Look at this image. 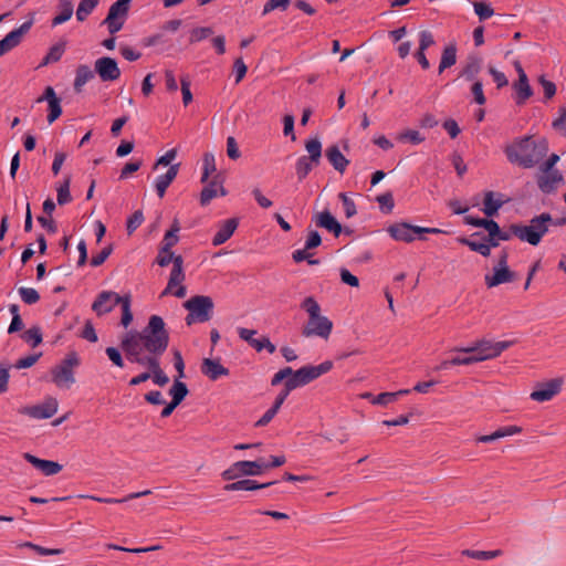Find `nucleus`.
<instances>
[{
	"instance_id": "obj_50",
	"label": "nucleus",
	"mask_w": 566,
	"mask_h": 566,
	"mask_svg": "<svg viewBox=\"0 0 566 566\" xmlns=\"http://www.w3.org/2000/svg\"><path fill=\"white\" fill-rule=\"evenodd\" d=\"M177 258L178 255H175L171 250L165 251L164 247H160L158 255L156 256V263L159 266L165 268L172 262V266H175Z\"/></svg>"
},
{
	"instance_id": "obj_53",
	"label": "nucleus",
	"mask_w": 566,
	"mask_h": 566,
	"mask_svg": "<svg viewBox=\"0 0 566 566\" xmlns=\"http://www.w3.org/2000/svg\"><path fill=\"white\" fill-rule=\"evenodd\" d=\"M338 198L340 199L346 218H352L357 213L356 205L345 192H339Z\"/></svg>"
},
{
	"instance_id": "obj_23",
	"label": "nucleus",
	"mask_w": 566,
	"mask_h": 566,
	"mask_svg": "<svg viewBox=\"0 0 566 566\" xmlns=\"http://www.w3.org/2000/svg\"><path fill=\"white\" fill-rule=\"evenodd\" d=\"M313 220L318 228L326 229L327 231L332 232L336 238L339 237V234L343 231L340 223L328 210H324L322 212L316 213Z\"/></svg>"
},
{
	"instance_id": "obj_42",
	"label": "nucleus",
	"mask_w": 566,
	"mask_h": 566,
	"mask_svg": "<svg viewBox=\"0 0 566 566\" xmlns=\"http://www.w3.org/2000/svg\"><path fill=\"white\" fill-rule=\"evenodd\" d=\"M119 305L122 307L120 323L124 327H127L133 322V313L130 310V305H132L130 294L123 295L122 301L119 302Z\"/></svg>"
},
{
	"instance_id": "obj_1",
	"label": "nucleus",
	"mask_w": 566,
	"mask_h": 566,
	"mask_svg": "<svg viewBox=\"0 0 566 566\" xmlns=\"http://www.w3.org/2000/svg\"><path fill=\"white\" fill-rule=\"evenodd\" d=\"M123 339L135 340L148 354H164L169 344V333L163 317L151 315L140 332L132 331Z\"/></svg>"
},
{
	"instance_id": "obj_47",
	"label": "nucleus",
	"mask_w": 566,
	"mask_h": 566,
	"mask_svg": "<svg viewBox=\"0 0 566 566\" xmlns=\"http://www.w3.org/2000/svg\"><path fill=\"white\" fill-rule=\"evenodd\" d=\"M64 53V44L57 43L53 45L45 57L43 59L41 65H48L50 63H54L61 60L62 55Z\"/></svg>"
},
{
	"instance_id": "obj_9",
	"label": "nucleus",
	"mask_w": 566,
	"mask_h": 566,
	"mask_svg": "<svg viewBox=\"0 0 566 566\" xmlns=\"http://www.w3.org/2000/svg\"><path fill=\"white\" fill-rule=\"evenodd\" d=\"M264 460L238 461L221 473L224 481H232L240 476L260 475L263 472Z\"/></svg>"
},
{
	"instance_id": "obj_29",
	"label": "nucleus",
	"mask_w": 566,
	"mask_h": 566,
	"mask_svg": "<svg viewBox=\"0 0 566 566\" xmlns=\"http://www.w3.org/2000/svg\"><path fill=\"white\" fill-rule=\"evenodd\" d=\"M180 163L171 165L167 172L156 178L155 188L159 198H163L166 193L167 188L176 179L179 171Z\"/></svg>"
},
{
	"instance_id": "obj_22",
	"label": "nucleus",
	"mask_w": 566,
	"mask_h": 566,
	"mask_svg": "<svg viewBox=\"0 0 566 566\" xmlns=\"http://www.w3.org/2000/svg\"><path fill=\"white\" fill-rule=\"evenodd\" d=\"M516 280V273L510 268H493V274H486L484 276L485 285L491 289L503 283L514 282Z\"/></svg>"
},
{
	"instance_id": "obj_5",
	"label": "nucleus",
	"mask_w": 566,
	"mask_h": 566,
	"mask_svg": "<svg viewBox=\"0 0 566 566\" xmlns=\"http://www.w3.org/2000/svg\"><path fill=\"white\" fill-rule=\"evenodd\" d=\"M188 311L185 322L188 326L196 323L209 322L213 316L214 303L210 296L195 295L184 303Z\"/></svg>"
},
{
	"instance_id": "obj_18",
	"label": "nucleus",
	"mask_w": 566,
	"mask_h": 566,
	"mask_svg": "<svg viewBox=\"0 0 566 566\" xmlns=\"http://www.w3.org/2000/svg\"><path fill=\"white\" fill-rule=\"evenodd\" d=\"M562 385L563 380L559 378H554L547 382L541 384L538 389L531 394V399L538 402L548 401L560 391Z\"/></svg>"
},
{
	"instance_id": "obj_48",
	"label": "nucleus",
	"mask_w": 566,
	"mask_h": 566,
	"mask_svg": "<svg viewBox=\"0 0 566 566\" xmlns=\"http://www.w3.org/2000/svg\"><path fill=\"white\" fill-rule=\"evenodd\" d=\"M71 177H66L64 182L56 189L57 190V203L60 206L66 205L72 200L70 193Z\"/></svg>"
},
{
	"instance_id": "obj_3",
	"label": "nucleus",
	"mask_w": 566,
	"mask_h": 566,
	"mask_svg": "<svg viewBox=\"0 0 566 566\" xmlns=\"http://www.w3.org/2000/svg\"><path fill=\"white\" fill-rule=\"evenodd\" d=\"M301 308L308 314V321L302 329L305 337L318 336L327 339L333 329V322L321 315V306L313 296H307L301 303Z\"/></svg>"
},
{
	"instance_id": "obj_11",
	"label": "nucleus",
	"mask_w": 566,
	"mask_h": 566,
	"mask_svg": "<svg viewBox=\"0 0 566 566\" xmlns=\"http://www.w3.org/2000/svg\"><path fill=\"white\" fill-rule=\"evenodd\" d=\"M130 1L132 0H117L111 6L107 17L103 22L107 25L109 33L114 34L123 28Z\"/></svg>"
},
{
	"instance_id": "obj_49",
	"label": "nucleus",
	"mask_w": 566,
	"mask_h": 566,
	"mask_svg": "<svg viewBox=\"0 0 566 566\" xmlns=\"http://www.w3.org/2000/svg\"><path fill=\"white\" fill-rule=\"evenodd\" d=\"M18 292L21 300L28 305L35 304L40 300V294L35 289L20 287Z\"/></svg>"
},
{
	"instance_id": "obj_35",
	"label": "nucleus",
	"mask_w": 566,
	"mask_h": 566,
	"mask_svg": "<svg viewBox=\"0 0 566 566\" xmlns=\"http://www.w3.org/2000/svg\"><path fill=\"white\" fill-rule=\"evenodd\" d=\"M326 157L329 160V163L333 165V167L339 171L344 172L346 167L348 166L349 161L345 158V156L340 153L337 146L331 147L326 151Z\"/></svg>"
},
{
	"instance_id": "obj_52",
	"label": "nucleus",
	"mask_w": 566,
	"mask_h": 566,
	"mask_svg": "<svg viewBox=\"0 0 566 566\" xmlns=\"http://www.w3.org/2000/svg\"><path fill=\"white\" fill-rule=\"evenodd\" d=\"M21 547H28L36 552L41 556H50V555H60L63 553V549L60 548H45L40 545L33 544L31 542H25L21 544Z\"/></svg>"
},
{
	"instance_id": "obj_20",
	"label": "nucleus",
	"mask_w": 566,
	"mask_h": 566,
	"mask_svg": "<svg viewBox=\"0 0 566 566\" xmlns=\"http://www.w3.org/2000/svg\"><path fill=\"white\" fill-rule=\"evenodd\" d=\"M543 175L537 178V186L544 193H552L557 185L564 181L562 172L557 169L542 170Z\"/></svg>"
},
{
	"instance_id": "obj_36",
	"label": "nucleus",
	"mask_w": 566,
	"mask_h": 566,
	"mask_svg": "<svg viewBox=\"0 0 566 566\" xmlns=\"http://www.w3.org/2000/svg\"><path fill=\"white\" fill-rule=\"evenodd\" d=\"M151 493H153L151 490H145V491H140V492L130 493L123 499L98 497V496H94V495H81V497L91 499V500L99 502V503L113 504V503H125L130 500H135V499H138L142 496H147Z\"/></svg>"
},
{
	"instance_id": "obj_60",
	"label": "nucleus",
	"mask_w": 566,
	"mask_h": 566,
	"mask_svg": "<svg viewBox=\"0 0 566 566\" xmlns=\"http://www.w3.org/2000/svg\"><path fill=\"white\" fill-rule=\"evenodd\" d=\"M451 163L457 171V175L461 178L467 172V165L464 164L463 157L460 153L454 151L451 156Z\"/></svg>"
},
{
	"instance_id": "obj_45",
	"label": "nucleus",
	"mask_w": 566,
	"mask_h": 566,
	"mask_svg": "<svg viewBox=\"0 0 566 566\" xmlns=\"http://www.w3.org/2000/svg\"><path fill=\"white\" fill-rule=\"evenodd\" d=\"M409 392H410L409 389H401L396 392H381L374 398L373 403L387 406V405L396 401L398 396L407 395Z\"/></svg>"
},
{
	"instance_id": "obj_8",
	"label": "nucleus",
	"mask_w": 566,
	"mask_h": 566,
	"mask_svg": "<svg viewBox=\"0 0 566 566\" xmlns=\"http://www.w3.org/2000/svg\"><path fill=\"white\" fill-rule=\"evenodd\" d=\"M333 368L332 360H325L317 366H303L300 369L295 370L293 377H290L287 381L293 386L294 389L298 387H303L313 380L317 379L322 375L328 373Z\"/></svg>"
},
{
	"instance_id": "obj_56",
	"label": "nucleus",
	"mask_w": 566,
	"mask_h": 566,
	"mask_svg": "<svg viewBox=\"0 0 566 566\" xmlns=\"http://www.w3.org/2000/svg\"><path fill=\"white\" fill-rule=\"evenodd\" d=\"M464 355H458L450 358V363L452 365H472L480 361V358H476L473 353H463Z\"/></svg>"
},
{
	"instance_id": "obj_27",
	"label": "nucleus",
	"mask_w": 566,
	"mask_h": 566,
	"mask_svg": "<svg viewBox=\"0 0 566 566\" xmlns=\"http://www.w3.org/2000/svg\"><path fill=\"white\" fill-rule=\"evenodd\" d=\"M201 373L210 380H217L222 376H228L230 371L220 364L219 359L203 358Z\"/></svg>"
},
{
	"instance_id": "obj_12",
	"label": "nucleus",
	"mask_w": 566,
	"mask_h": 566,
	"mask_svg": "<svg viewBox=\"0 0 566 566\" xmlns=\"http://www.w3.org/2000/svg\"><path fill=\"white\" fill-rule=\"evenodd\" d=\"M57 407V400L53 397H49L43 403L22 407L19 412L34 419H49L56 413Z\"/></svg>"
},
{
	"instance_id": "obj_40",
	"label": "nucleus",
	"mask_w": 566,
	"mask_h": 566,
	"mask_svg": "<svg viewBox=\"0 0 566 566\" xmlns=\"http://www.w3.org/2000/svg\"><path fill=\"white\" fill-rule=\"evenodd\" d=\"M457 62V49L455 45L451 44L444 48L440 64L439 73H442L446 69L451 67Z\"/></svg>"
},
{
	"instance_id": "obj_21",
	"label": "nucleus",
	"mask_w": 566,
	"mask_h": 566,
	"mask_svg": "<svg viewBox=\"0 0 566 566\" xmlns=\"http://www.w3.org/2000/svg\"><path fill=\"white\" fill-rule=\"evenodd\" d=\"M23 458L30 464H32L35 469L40 470L44 475L51 476L55 475L62 471V465L55 461L43 460L31 453H24Z\"/></svg>"
},
{
	"instance_id": "obj_24",
	"label": "nucleus",
	"mask_w": 566,
	"mask_h": 566,
	"mask_svg": "<svg viewBox=\"0 0 566 566\" xmlns=\"http://www.w3.org/2000/svg\"><path fill=\"white\" fill-rule=\"evenodd\" d=\"M120 347H122L123 352L125 353L126 358L130 363H136L142 366H147L146 359H149V355L142 356L140 354L144 350V348L142 346H139L138 344H136L135 340L123 339L120 343Z\"/></svg>"
},
{
	"instance_id": "obj_28",
	"label": "nucleus",
	"mask_w": 566,
	"mask_h": 566,
	"mask_svg": "<svg viewBox=\"0 0 566 566\" xmlns=\"http://www.w3.org/2000/svg\"><path fill=\"white\" fill-rule=\"evenodd\" d=\"M518 80L514 84V90L516 92V104L522 105L528 99L532 94V87L528 83L527 76L521 66L517 67Z\"/></svg>"
},
{
	"instance_id": "obj_54",
	"label": "nucleus",
	"mask_w": 566,
	"mask_h": 566,
	"mask_svg": "<svg viewBox=\"0 0 566 566\" xmlns=\"http://www.w3.org/2000/svg\"><path fill=\"white\" fill-rule=\"evenodd\" d=\"M177 148H172V149H169L166 154H164L163 156H160L156 163L154 164V167L153 169L156 170L159 166H171L174 165V160L176 159L177 157Z\"/></svg>"
},
{
	"instance_id": "obj_34",
	"label": "nucleus",
	"mask_w": 566,
	"mask_h": 566,
	"mask_svg": "<svg viewBox=\"0 0 566 566\" xmlns=\"http://www.w3.org/2000/svg\"><path fill=\"white\" fill-rule=\"evenodd\" d=\"M482 69V59L479 56H469L464 67L461 71V76L468 81L476 77Z\"/></svg>"
},
{
	"instance_id": "obj_4",
	"label": "nucleus",
	"mask_w": 566,
	"mask_h": 566,
	"mask_svg": "<svg viewBox=\"0 0 566 566\" xmlns=\"http://www.w3.org/2000/svg\"><path fill=\"white\" fill-rule=\"evenodd\" d=\"M553 221L549 213L544 212L531 219L530 224H512V232L514 237L531 245H537L544 234L548 231V223Z\"/></svg>"
},
{
	"instance_id": "obj_14",
	"label": "nucleus",
	"mask_w": 566,
	"mask_h": 566,
	"mask_svg": "<svg viewBox=\"0 0 566 566\" xmlns=\"http://www.w3.org/2000/svg\"><path fill=\"white\" fill-rule=\"evenodd\" d=\"M224 177L221 172L213 175L212 179L205 186L200 192V205L207 206L218 197L227 196L228 191L223 187Z\"/></svg>"
},
{
	"instance_id": "obj_16",
	"label": "nucleus",
	"mask_w": 566,
	"mask_h": 566,
	"mask_svg": "<svg viewBox=\"0 0 566 566\" xmlns=\"http://www.w3.org/2000/svg\"><path fill=\"white\" fill-rule=\"evenodd\" d=\"M32 24L33 20L31 19L22 23L18 29L9 32L2 40H0V56L8 53L21 43L24 34L29 32Z\"/></svg>"
},
{
	"instance_id": "obj_55",
	"label": "nucleus",
	"mask_w": 566,
	"mask_h": 566,
	"mask_svg": "<svg viewBox=\"0 0 566 566\" xmlns=\"http://www.w3.org/2000/svg\"><path fill=\"white\" fill-rule=\"evenodd\" d=\"M144 221L142 210H136L127 220L126 229L128 234H132Z\"/></svg>"
},
{
	"instance_id": "obj_62",
	"label": "nucleus",
	"mask_w": 566,
	"mask_h": 566,
	"mask_svg": "<svg viewBox=\"0 0 566 566\" xmlns=\"http://www.w3.org/2000/svg\"><path fill=\"white\" fill-rule=\"evenodd\" d=\"M434 44V38L433 34L428 31L423 30L419 33V48L418 50L426 51L429 46Z\"/></svg>"
},
{
	"instance_id": "obj_17",
	"label": "nucleus",
	"mask_w": 566,
	"mask_h": 566,
	"mask_svg": "<svg viewBox=\"0 0 566 566\" xmlns=\"http://www.w3.org/2000/svg\"><path fill=\"white\" fill-rule=\"evenodd\" d=\"M258 332L255 329H249L245 327H239L238 328V335L239 337L247 342L251 347H253L256 352H261L263 349H266L270 354H273L276 350V347L274 344L271 343L269 337H261V338H254V335Z\"/></svg>"
},
{
	"instance_id": "obj_39",
	"label": "nucleus",
	"mask_w": 566,
	"mask_h": 566,
	"mask_svg": "<svg viewBox=\"0 0 566 566\" xmlns=\"http://www.w3.org/2000/svg\"><path fill=\"white\" fill-rule=\"evenodd\" d=\"M189 394L188 387L185 382L180 381L178 378L175 379L174 385L169 389V395L171 396V401L180 405L182 400Z\"/></svg>"
},
{
	"instance_id": "obj_61",
	"label": "nucleus",
	"mask_w": 566,
	"mask_h": 566,
	"mask_svg": "<svg viewBox=\"0 0 566 566\" xmlns=\"http://www.w3.org/2000/svg\"><path fill=\"white\" fill-rule=\"evenodd\" d=\"M112 252H113L112 244L105 247L99 253H97L96 255H94L91 259V265L94 268L102 265L107 260V258L112 254Z\"/></svg>"
},
{
	"instance_id": "obj_41",
	"label": "nucleus",
	"mask_w": 566,
	"mask_h": 566,
	"mask_svg": "<svg viewBox=\"0 0 566 566\" xmlns=\"http://www.w3.org/2000/svg\"><path fill=\"white\" fill-rule=\"evenodd\" d=\"M464 223L473 226V227H478V228H483L489 233H491L492 231H496L495 229H497V222L494 221L493 219H482V218H475L472 216H465Z\"/></svg>"
},
{
	"instance_id": "obj_15",
	"label": "nucleus",
	"mask_w": 566,
	"mask_h": 566,
	"mask_svg": "<svg viewBox=\"0 0 566 566\" xmlns=\"http://www.w3.org/2000/svg\"><path fill=\"white\" fill-rule=\"evenodd\" d=\"M95 73L103 82H113L119 78L120 70L117 62L109 56H103L95 61Z\"/></svg>"
},
{
	"instance_id": "obj_46",
	"label": "nucleus",
	"mask_w": 566,
	"mask_h": 566,
	"mask_svg": "<svg viewBox=\"0 0 566 566\" xmlns=\"http://www.w3.org/2000/svg\"><path fill=\"white\" fill-rule=\"evenodd\" d=\"M21 338L24 342L31 344L32 347H36L42 343V339H43L41 328L39 326H33V327L29 328L28 331H25L21 335Z\"/></svg>"
},
{
	"instance_id": "obj_64",
	"label": "nucleus",
	"mask_w": 566,
	"mask_h": 566,
	"mask_svg": "<svg viewBox=\"0 0 566 566\" xmlns=\"http://www.w3.org/2000/svg\"><path fill=\"white\" fill-rule=\"evenodd\" d=\"M553 127L566 138V108H563L559 117L553 122Z\"/></svg>"
},
{
	"instance_id": "obj_6",
	"label": "nucleus",
	"mask_w": 566,
	"mask_h": 566,
	"mask_svg": "<svg viewBox=\"0 0 566 566\" xmlns=\"http://www.w3.org/2000/svg\"><path fill=\"white\" fill-rule=\"evenodd\" d=\"M514 344L513 340L491 342L486 339L478 340L470 347H457L452 349L455 353H473L480 361L492 359L500 356L504 350Z\"/></svg>"
},
{
	"instance_id": "obj_31",
	"label": "nucleus",
	"mask_w": 566,
	"mask_h": 566,
	"mask_svg": "<svg viewBox=\"0 0 566 566\" xmlns=\"http://www.w3.org/2000/svg\"><path fill=\"white\" fill-rule=\"evenodd\" d=\"M276 483H277L276 481L266 482V483H258L254 480L245 479V480H239V481L226 484L223 490L228 491V492L241 491V490H244V491H255V490L269 488V486H271L273 484H276Z\"/></svg>"
},
{
	"instance_id": "obj_57",
	"label": "nucleus",
	"mask_w": 566,
	"mask_h": 566,
	"mask_svg": "<svg viewBox=\"0 0 566 566\" xmlns=\"http://www.w3.org/2000/svg\"><path fill=\"white\" fill-rule=\"evenodd\" d=\"M290 2L291 0H268L263 7L262 14L266 15L275 9L285 10Z\"/></svg>"
},
{
	"instance_id": "obj_25",
	"label": "nucleus",
	"mask_w": 566,
	"mask_h": 566,
	"mask_svg": "<svg viewBox=\"0 0 566 566\" xmlns=\"http://www.w3.org/2000/svg\"><path fill=\"white\" fill-rule=\"evenodd\" d=\"M503 197V193H495L494 191L491 190L484 192V207L482 210L486 217L492 218L497 214L499 210L505 203Z\"/></svg>"
},
{
	"instance_id": "obj_7",
	"label": "nucleus",
	"mask_w": 566,
	"mask_h": 566,
	"mask_svg": "<svg viewBox=\"0 0 566 566\" xmlns=\"http://www.w3.org/2000/svg\"><path fill=\"white\" fill-rule=\"evenodd\" d=\"M80 365V358L75 352L69 353L62 361L52 368V381L59 386L70 387L75 382L74 369Z\"/></svg>"
},
{
	"instance_id": "obj_10",
	"label": "nucleus",
	"mask_w": 566,
	"mask_h": 566,
	"mask_svg": "<svg viewBox=\"0 0 566 566\" xmlns=\"http://www.w3.org/2000/svg\"><path fill=\"white\" fill-rule=\"evenodd\" d=\"M307 156H302L297 159L295 170L298 180H303L311 172V170L318 166L322 158V144H305Z\"/></svg>"
},
{
	"instance_id": "obj_32",
	"label": "nucleus",
	"mask_w": 566,
	"mask_h": 566,
	"mask_svg": "<svg viewBox=\"0 0 566 566\" xmlns=\"http://www.w3.org/2000/svg\"><path fill=\"white\" fill-rule=\"evenodd\" d=\"M95 70H92L86 64H81L76 69L75 78L73 83L74 91L81 93L84 85L95 77Z\"/></svg>"
},
{
	"instance_id": "obj_43",
	"label": "nucleus",
	"mask_w": 566,
	"mask_h": 566,
	"mask_svg": "<svg viewBox=\"0 0 566 566\" xmlns=\"http://www.w3.org/2000/svg\"><path fill=\"white\" fill-rule=\"evenodd\" d=\"M462 554L470 558L488 560V559H492V558L501 556L503 554V552L501 549H495V551L464 549L462 552Z\"/></svg>"
},
{
	"instance_id": "obj_63",
	"label": "nucleus",
	"mask_w": 566,
	"mask_h": 566,
	"mask_svg": "<svg viewBox=\"0 0 566 566\" xmlns=\"http://www.w3.org/2000/svg\"><path fill=\"white\" fill-rule=\"evenodd\" d=\"M471 93L474 97V101L479 104V105H483L485 104L486 102V98L484 96V93H483V84L481 81H475L472 86H471Z\"/></svg>"
},
{
	"instance_id": "obj_30",
	"label": "nucleus",
	"mask_w": 566,
	"mask_h": 566,
	"mask_svg": "<svg viewBox=\"0 0 566 566\" xmlns=\"http://www.w3.org/2000/svg\"><path fill=\"white\" fill-rule=\"evenodd\" d=\"M238 224H239V220L237 218H230V219L226 220L224 222H222L219 230L212 238V244L214 247H218V245L223 244L226 241H228L231 238V235L233 234V232L235 231V229L238 228Z\"/></svg>"
},
{
	"instance_id": "obj_51",
	"label": "nucleus",
	"mask_w": 566,
	"mask_h": 566,
	"mask_svg": "<svg viewBox=\"0 0 566 566\" xmlns=\"http://www.w3.org/2000/svg\"><path fill=\"white\" fill-rule=\"evenodd\" d=\"M473 7L480 20H486L494 14L493 8L484 1H475Z\"/></svg>"
},
{
	"instance_id": "obj_13",
	"label": "nucleus",
	"mask_w": 566,
	"mask_h": 566,
	"mask_svg": "<svg viewBox=\"0 0 566 566\" xmlns=\"http://www.w3.org/2000/svg\"><path fill=\"white\" fill-rule=\"evenodd\" d=\"M122 295L113 291H102L92 304V310L97 316L111 313L116 305H119Z\"/></svg>"
},
{
	"instance_id": "obj_58",
	"label": "nucleus",
	"mask_w": 566,
	"mask_h": 566,
	"mask_svg": "<svg viewBox=\"0 0 566 566\" xmlns=\"http://www.w3.org/2000/svg\"><path fill=\"white\" fill-rule=\"evenodd\" d=\"M377 201L385 213H389L392 211L395 202L391 192H385L378 196Z\"/></svg>"
},
{
	"instance_id": "obj_44",
	"label": "nucleus",
	"mask_w": 566,
	"mask_h": 566,
	"mask_svg": "<svg viewBox=\"0 0 566 566\" xmlns=\"http://www.w3.org/2000/svg\"><path fill=\"white\" fill-rule=\"evenodd\" d=\"M99 0H81L76 10V19L84 21L96 8Z\"/></svg>"
},
{
	"instance_id": "obj_38",
	"label": "nucleus",
	"mask_w": 566,
	"mask_h": 566,
	"mask_svg": "<svg viewBox=\"0 0 566 566\" xmlns=\"http://www.w3.org/2000/svg\"><path fill=\"white\" fill-rule=\"evenodd\" d=\"M212 174H218L217 166H216V158L214 155L211 153H206L202 157V176L200 181L202 184L208 182L209 177Z\"/></svg>"
},
{
	"instance_id": "obj_59",
	"label": "nucleus",
	"mask_w": 566,
	"mask_h": 566,
	"mask_svg": "<svg viewBox=\"0 0 566 566\" xmlns=\"http://www.w3.org/2000/svg\"><path fill=\"white\" fill-rule=\"evenodd\" d=\"M213 33L211 28L205 27V28H196L190 33V42H200L208 36H210Z\"/></svg>"
},
{
	"instance_id": "obj_2",
	"label": "nucleus",
	"mask_w": 566,
	"mask_h": 566,
	"mask_svg": "<svg viewBox=\"0 0 566 566\" xmlns=\"http://www.w3.org/2000/svg\"><path fill=\"white\" fill-rule=\"evenodd\" d=\"M547 151V144H506L503 149L507 160L522 168H533Z\"/></svg>"
},
{
	"instance_id": "obj_26",
	"label": "nucleus",
	"mask_w": 566,
	"mask_h": 566,
	"mask_svg": "<svg viewBox=\"0 0 566 566\" xmlns=\"http://www.w3.org/2000/svg\"><path fill=\"white\" fill-rule=\"evenodd\" d=\"M387 232L396 241L410 243L415 240L413 226L407 222L394 223L387 228Z\"/></svg>"
},
{
	"instance_id": "obj_37",
	"label": "nucleus",
	"mask_w": 566,
	"mask_h": 566,
	"mask_svg": "<svg viewBox=\"0 0 566 566\" xmlns=\"http://www.w3.org/2000/svg\"><path fill=\"white\" fill-rule=\"evenodd\" d=\"M59 14L52 20V25H59L69 21L73 14V3L71 0H60Z\"/></svg>"
},
{
	"instance_id": "obj_33",
	"label": "nucleus",
	"mask_w": 566,
	"mask_h": 566,
	"mask_svg": "<svg viewBox=\"0 0 566 566\" xmlns=\"http://www.w3.org/2000/svg\"><path fill=\"white\" fill-rule=\"evenodd\" d=\"M482 232H474L469 238L460 237L458 242L468 247L471 251L478 252L483 256H489V249L484 241H476V237H481Z\"/></svg>"
},
{
	"instance_id": "obj_19",
	"label": "nucleus",
	"mask_w": 566,
	"mask_h": 566,
	"mask_svg": "<svg viewBox=\"0 0 566 566\" xmlns=\"http://www.w3.org/2000/svg\"><path fill=\"white\" fill-rule=\"evenodd\" d=\"M186 279L185 272H184V259L181 255H178L175 266H172L169 280L167 283V286L164 289V291L160 293L159 297L163 298L167 295H172L176 287L182 283Z\"/></svg>"
}]
</instances>
